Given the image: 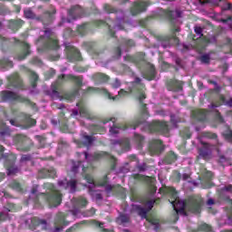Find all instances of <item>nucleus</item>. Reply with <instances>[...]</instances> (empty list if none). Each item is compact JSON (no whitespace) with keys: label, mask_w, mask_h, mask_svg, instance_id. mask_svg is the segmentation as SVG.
I'll use <instances>...</instances> for the list:
<instances>
[{"label":"nucleus","mask_w":232,"mask_h":232,"mask_svg":"<svg viewBox=\"0 0 232 232\" xmlns=\"http://www.w3.org/2000/svg\"><path fill=\"white\" fill-rule=\"evenodd\" d=\"M79 169H82V170L83 171V177L89 184V192L91 193L92 197H93V198H96V200H102V195L101 193H96L97 190H95V188H97V186L105 188V191L107 193H110L111 189H113V186L108 184V177L103 178L102 180L99 181L96 184L93 180V178L90 174H88V167L82 165L81 161H78L77 163L73 162L72 168V173H77L79 171Z\"/></svg>","instance_id":"obj_1"},{"label":"nucleus","mask_w":232,"mask_h":232,"mask_svg":"<svg viewBox=\"0 0 232 232\" xmlns=\"http://www.w3.org/2000/svg\"><path fill=\"white\" fill-rule=\"evenodd\" d=\"M131 86H133L132 89H130L129 91L121 90L118 92V95L112 97L111 93H110L106 89H96V88H89V92H100V93H103L105 97H108V99H111L112 101H119V99H122L123 97H126L130 95L132 92H137V97L139 99V102L142 104V100L146 99V94H144V85L140 83V79L136 78L135 82L131 83Z\"/></svg>","instance_id":"obj_2"},{"label":"nucleus","mask_w":232,"mask_h":232,"mask_svg":"<svg viewBox=\"0 0 232 232\" xmlns=\"http://www.w3.org/2000/svg\"><path fill=\"white\" fill-rule=\"evenodd\" d=\"M168 193L170 195V199H169V202L172 205L174 210H175V218H177L179 213L180 215H186V208H188V204L184 202V200H181L179 198V196L177 195V190H175V188H169Z\"/></svg>","instance_id":"obj_3"},{"label":"nucleus","mask_w":232,"mask_h":232,"mask_svg":"<svg viewBox=\"0 0 232 232\" xmlns=\"http://www.w3.org/2000/svg\"><path fill=\"white\" fill-rule=\"evenodd\" d=\"M36 44L38 46L43 44L44 48L47 50H57L59 48V43L50 29L45 30L44 36H41L36 42Z\"/></svg>","instance_id":"obj_4"},{"label":"nucleus","mask_w":232,"mask_h":232,"mask_svg":"<svg viewBox=\"0 0 232 232\" xmlns=\"http://www.w3.org/2000/svg\"><path fill=\"white\" fill-rule=\"evenodd\" d=\"M115 118H107L103 120V124H108V122H111L112 126H111L110 129V135H112V137H115L117 133L121 131V130H126L128 128H132V130H135L139 124H142L143 121H132L131 123H129L128 125L121 126L118 124H115Z\"/></svg>","instance_id":"obj_5"},{"label":"nucleus","mask_w":232,"mask_h":232,"mask_svg":"<svg viewBox=\"0 0 232 232\" xmlns=\"http://www.w3.org/2000/svg\"><path fill=\"white\" fill-rule=\"evenodd\" d=\"M45 188L51 192L49 196H46V200L49 206L51 208H57V206H60L63 200L61 192L55 189V186L52 183L45 184Z\"/></svg>","instance_id":"obj_6"},{"label":"nucleus","mask_w":232,"mask_h":232,"mask_svg":"<svg viewBox=\"0 0 232 232\" xmlns=\"http://www.w3.org/2000/svg\"><path fill=\"white\" fill-rule=\"evenodd\" d=\"M141 204L143 207L139 205H133L132 209L137 211L138 215L141 217V218H147L148 211H151L153 208V204H155V199H150V198H145L141 200Z\"/></svg>","instance_id":"obj_7"},{"label":"nucleus","mask_w":232,"mask_h":232,"mask_svg":"<svg viewBox=\"0 0 232 232\" xmlns=\"http://www.w3.org/2000/svg\"><path fill=\"white\" fill-rule=\"evenodd\" d=\"M106 24L109 26V34L111 37L115 36V33L119 30H124V19L117 15L116 22H113L111 19L106 20Z\"/></svg>","instance_id":"obj_8"},{"label":"nucleus","mask_w":232,"mask_h":232,"mask_svg":"<svg viewBox=\"0 0 232 232\" xmlns=\"http://www.w3.org/2000/svg\"><path fill=\"white\" fill-rule=\"evenodd\" d=\"M213 150H218L217 146L201 141V147L198 150V159H204V160H208V159L211 158V153Z\"/></svg>","instance_id":"obj_9"},{"label":"nucleus","mask_w":232,"mask_h":232,"mask_svg":"<svg viewBox=\"0 0 232 232\" xmlns=\"http://www.w3.org/2000/svg\"><path fill=\"white\" fill-rule=\"evenodd\" d=\"M150 130L159 131V133L165 135V137H168V133H169V126L164 121H154L150 126Z\"/></svg>","instance_id":"obj_10"},{"label":"nucleus","mask_w":232,"mask_h":232,"mask_svg":"<svg viewBox=\"0 0 232 232\" xmlns=\"http://www.w3.org/2000/svg\"><path fill=\"white\" fill-rule=\"evenodd\" d=\"M1 97L3 101H17L18 102H24L26 98L10 91L2 92Z\"/></svg>","instance_id":"obj_11"},{"label":"nucleus","mask_w":232,"mask_h":232,"mask_svg":"<svg viewBox=\"0 0 232 232\" xmlns=\"http://www.w3.org/2000/svg\"><path fill=\"white\" fill-rule=\"evenodd\" d=\"M150 5V1H137L131 7L130 13L132 15H137L140 14V12H146V8H148Z\"/></svg>","instance_id":"obj_12"},{"label":"nucleus","mask_w":232,"mask_h":232,"mask_svg":"<svg viewBox=\"0 0 232 232\" xmlns=\"http://www.w3.org/2000/svg\"><path fill=\"white\" fill-rule=\"evenodd\" d=\"M84 11L79 5H74L68 12V19L67 23H72V21H75V19H79V17H82Z\"/></svg>","instance_id":"obj_13"},{"label":"nucleus","mask_w":232,"mask_h":232,"mask_svg":"<svg viewBox=\"0 0 232 232\" xmlns=\"http://www.w3.org/2000/svg\"><path fill=\"white\" fill-rule=\"evenodd\" d=\"M58 186L62 189H69L70 193H75V189L77 188V181L71 180L68 181V179H61L58 181Z\"/></svg>","instance_id":"obj_14"},{"label":"nucleus","mask_w":232,"mask_h":232,"mask_svg":"<svg viewBox=\"0 0 232 232\" xmlns=\"http://www.w3.org/2000/svg\"><path fill=\"white\" fill-rule=\"evenodd\" d=\"M150 151L151 155H160L164 151V145L160 140H153L150 144Z\"/></svg>","instance_id":"obj_15"},{"label":"nucleus","mask_w":232,"mask_h":232,"mask_svg":"<svg viewBox=\"0 0 232 232\" xmlns=\"http://www.w3.org/2000/svg\"><path fill=\"white\" fill-rule=\"evenodd\" d=\"M83 157L87 163L92 162V160H99V159H102V157H105L107 159H112L114 160L113 156L108 154V152H97L94 153V155H88V153L83 152Z\"/></svg>","instance_id":"obj_16"},{"label":"nucleus","mask_w":232,"mask_h":232,"mask_svg":"<svg viewBox=\"0 0 232 232\" xmlns=\"http://www.w3.org/2000/svg\"><path fill=\"white\" fill-rule=\"evenodd\" d=\"M189 211L192 213H200V208H202V198H192L189 202Z\"/></svg>","instance_id":"obj_17"},{"label":"nucleus","mask_w":232,"mask_h":232,"mask_svg":"<svg viewBox=\"0 0 232 232\" xmlns=\"http://www.w3.org/2000/svg\"><path fill=\"white\" fill-rule=\"evenodd\" d=\"M112 144L114 150L121 149V153H124L125 151H130V146L129 139H124L121 140V141H113Z\"/></svg>","instance_id":"obj_18"},{"label":"nucleus","mask_w":232,"mask_h":232,"mask_svg":"<svg viewBox=\"0 0 232 232\" xmlns=\"http://www.w3.org/2000/svg\"><path fill=\"white\" fill-rule=\"evenodd\" d=\"M82 143L80 141H75L77 146L81 148V145L86 146V148H90L92 144H93V141L95 140V138L93 136H90L87 133H83L81 137Z\"/></svg>","instance_id":"obj_19"},{"label":"nucleus","mask_w":232,"mask_h":232,"mask_svg":"<svg viewBox=\"0 0 232 232\" xmlns=\"http://www.w3.org/2000/svg\"><path fill=\"white\" fill-rule=\"evenodd\" d=\"M8 79L10 86H13V88H23V82L21 81V78H19V74L14 73Z\"/></svg>","instance_id":"obj_20"},{"label":"nucleus","mask_w":232,"mask_h":232,"mask_svg":"<svg viewBox=\"0 0 232 232\" xmlns=\"http://www.w3.org/2000/svg\"><path fill=\"white\" fill-rule=\"evenodd\" d=\"M27 224L29 225L30 229H35L37 226H44L43 227L44 228L46 227V221L45 220H41L37 218H33L31 219L27 220Z\"/></svg>","instance_id":"obj_21"},{"label":"nucleus","mask_w":232,"mask_h":232,"mask_svg":"<svg viewBox=\"0 0 232 232\" xmlns=\"http://www.w3.org/2000/svg\"><path fill=\"white\" fill-rule=\"evenodd\" d=\"M72 203L74 209H76V208H84L88 204V200H86L84 197H80L72 199Z\"/></svg>","instance_id":"obj_22"},{"label":"nucleus","mask_w":232,"mask_h":232,"mask_svg":"<svg viewBox=\"0 0 232 232\" xmlns=\"http://www.w3.org/2000/svg\"><path fill=\"white\" fill-rule=\"evenodd\" d=\"M163 48H168V46H171V44H179V38L177 36H168L165 38V42H162Z\"/></svg>","instance_id":"obj_23"},{"label":"nucleus","mask_w":232,"mask_h":232,"mask_svg":"<svg viewBox=\"0 0 232 232\" xmlns=\"http://www.w3.org/2000/svg\"><path fill=\"white\" fill-rule=\"evenodd\" d=\"M135 179L138 180H142V182H146L147 184H150L152 189H155V187H153L155 184V178L138 175L135 177Z\"/></svg>","instance_id":"obj_24"},{"label":"nucleus","mask_w":232,"mask_h":232,"mask_svg":"<svg viewBox=\"0 0 232 232\" xmlns=\"http://www.w3.org/2000/svg\"><path fill=\"white\" fill-rule=\"evenodd\" d=\"M5 166L7 169V175H15V173H19V169L14 167V161H6Z\"/></svg>","instance_id":"obj_25"},{"label":"nucleus","mask_w":232,"mask_h":232,"mask_svg":"<svg viewBox=\"0 0 232 232\" xmlns=\"http://www.w3.org/2000/svg\"><path fill=\"white\" fill-rule=\"evenodd\" d=\"M55 224H56V226H59V227H55V232H59V231L63 230V226L67 225L66 221L64 220V215L59 214Z\"/></svg>","instance_id":"obj_26"},{"label":"nucleus","mask_w":232,"mask_h":232,"mask_svg":"<svg viewBox=\"0 0 232 232\" xmlns=\"http://www.w3.org/2000/svg\"><path fill=\"white\" fill-rule=\"evenodd\" d=\"M207 115H208V111H206L205 110H197V111H194L192 113V116L194 117V119H197L198 121H204Z\"/></svg>","instance_id":"obj_27"},{"label":"nucleus","mask_w":232,"mask_h":232,"mask_svg":"<svg viewBox=\"0 0 232 232\" xmlns=\"http://www.w3.org/2000/svg\"><path fill=\"white\" fill-rule=\"evenodd\" d=\"M77 108L79 110V113L81 117H85L86 119H90V114L88 113V110L84 106V103L82 102L77 103Z\"/></svg>","instance_id":"obj_28"},{"label":"nucleus","mask_w":232,"mask_h":232,"mask_svg":"<svg viewBox=\"0 0 232 232\" xmlns=\"http://www.w3.org/2000/svg\"><path fill=\"white\" fill-rule=\"evenodd\" d=\"M93 78L98 84H101L102 82H107V81L109 79L108 75L101 73V72L94 74Z\"/></svg>","instance_id":"obj_29"},{"label":"nucleus","mask_w":232,"mask_h":232,"mask_svg":"<svg viewBox=\"0 0 232 232\" xmlns=\"http://www.w3.org/2000/svg\"><path fill=\"white\" fill-rule=\"evenodd\" d=\"M0 66L4 70H8V68H12L14 66V63H12V61H10L9 59L5 58L0 61Z\"/></svg>","instance_id":"obj_30"},{"label":"nucleus","mask_w":232,"mask_h":232,"mask_svg":"<svg viewBox=\"0 0 232 232\" xmlns=\"http://www.w3.org/2000/svg\"><path fill=\"white\" fill-rule=\"evenodd\" d=\"M168 17L170 19H178V17H182V12L180 10L176 9L175 11H169L166 13Z\"/></svg>","instance_id":"obj_31"},{"label":"nucleus","mask_w":232,"mask_h":232,"mask_svg":"<svg viewBox=\"0 0 232 232\" xmlns=\"http://www.w3.org/2000/svg\"><path fill=\"white\" fill-rule=\"evenodd\" d=\"M117 224H122L123 226H126L128 222H130V216L121 214L120 217L116 219Z\"/></svg>","instance_id":"obj_32"},{"label":"nucleus","mask_w":232,"mask_h":232,"mask_svg":"<svg viewBox=\"0 0 232 232\" xmlns=\"http://www.w3.org/2000/svg\"><path fill=\"white\" fill-rule=\"evenodd\" d=\"M23 25V20H15L10 22V28L13 30H17V28H20Z\"/></svg>","instance_id":"obj_33"},{"label":"nucleus","mask_w":232,"mask_h":232,"mask_svg":"<svg viewBox=\"0 0 232 232\" xmlns=\"http://www.w3.org/2000/svg\"><path fill=\"white\" fill-rule=\"evenodd\" d=\"M172 92H180L182 90V83L180 82H174L173 87L169 88Z\"/></svg>","instance_id":"obj_34"},{"label":"nucleus","mask_w":232,"mask_h":232,"mask_svg":"<svg viewBox=\"0 0 232 232\" xmlns=\"http://www.w3.org/2000/svg\"><path fill=\"white\" fill-rule=\"evenodd\" d=\"M31 75V84H32V88H35L37 86V84L35 83V82L37 81V79H39V76L37 74H35V72H30Z\"/></svg>","instance_id":"obj_35"},{"label":"nucleus","mask_w":232,"mask_h":232,"mask_svg":"<svg viewBox=\"0 0 232 232\" xmlns=\"http://www.w3.org/2000/svg\"><path fill=\"white\" fill-rule=\"evenodd\" d=\"M144 79H147V81H153L155 79V67L153 65L150 66V75H144Z\"/></svg>","instance_id":"obj_36"},{"label":"nucleus","mask_w":232,"mask_h":232,"mask_svg":"<svg viewBox=\"0 0 232 232\" xmlns=\"http://www.w3.org/2000/svg\"><path fill=\"white\" fill-rule=\"evenodd\" d=\"M24 14L26 19H35V14L31 9H25Z\"/></svg>","instance_id":"obj_37"},{"label":"nucleus","mask_w":232,"mask_h":232,"mask_svg":"<svg viewBox=\"0 0 232 232\" xmlns=\"http://www.w3.org/2000/svg\"><path fill=\"white\" fill-rule=\"evenodd\" d=\"M64 74H63L62 76H60L57 80V82L53 84V86H54V88L53 89V92L55 93V94H58L59 92H56L57 90V85L58 84H61V81H63V79H64Z\"/></svg>","instance_id":"obj_38"},{"label":"nucleus","mask_w":232,"mask_h":232,"mask_svg":"<svg viewBox=\"0 0 232 232\" xmlns=\"http://www.w3.org/2000/svg\"><path fill=\"white\" fill-rule=\"evenodd\" d=\"M223 193H226L227 198L229 199V195L232 194V186L229 185V186H227V187H225V188H223Z\"/></svg>","instance_id":"obj_39"},{"label":"nucleus","mask_w":232,"mask_h":232,"mask_svg":"<svg viewBox=\"0 0 232 232\" xmlns=\"http://www.w3.org/2000/svg\"><path fill=\"white\" fill-rule=\"evenodd\" d=\"M199 231H206V232H209L211 231V227L208 224H201L199 226Z\"/></svg>","instance_id":"obj_40"},{"label":"nucleus","mask_w":232,"mask_h":232,"mask_svg":"<svg viewBox=\"0 0 232 232\" xmlns=\"http://www.w3.org/2000/svg\"><path fill=\"white\" fill-rule=\"evenodd\" d=\"M220 101L221 104H225V106H228L229 108L232 107V98L228 102H227L226 98H224V96H221Z\"/></svg>","instance_id":"obj_41"},{"label":"nucleus","mask_w":232,"mask_h":232,"mask_svg":"<svg viewBox=\"0 0 232 232\" xmlns=\"http://www.w3.org/2000/svg\"><path fill=\"white\" fill-rule=\"evenodd\" d=\"M77 32L80 35H84L86 34V24L78 26Z\"/></svg>","instance_id":"obj_42"},{"label":"nucleus","mask_w":232,"mask_h":232,"mask_svg":"<svg viewBox=\"0 0 232 232\" xmlns=\"http://www.w3.org/2000/svg\"><path fill=\"white\" fill-rule=\"evenodd\" d=\"M94 224H95V226H99V227L102 228V232H113V230H108V229H106V228H105L106 226H104V223H99V222L95 221Z\"/></svg>","instance_id":"obj_43"},{"label":"nucleus","mask_w":232,"mask_h":232,"mask_svg":"<svg viewBox=\"0 0 232 232\" xmlns=\"http://www.w3.org/2000/svg\"><path fill=\"white\" fill-rule=\"evenodd\" d=\"M104 10L107 12V14H113V12H115V8L110 5H105Z\"/></svg>","instance_id":"obj_44"},{"label":"nucleus","mask_w":232,"mask_h":232,"mask_svg":"<svg viewBox=\"0 0 232 232\" xmlns=\"http://www.w3.org/2000/svg\"><path fill=\"white\" fill-rule=\"evenodd\" d=\"M149 222L154 226V229H157L159 227V219L152 218L149 220Z\"/></svg>","instance_id":"obj_45"},{"label":"nucleus","mask_w":232,"mask_h":232,"mask_svg":"<svg viewBox=\"0 0 232 232\" xmlns=\"http://www.w3.org/2000/svg\"><path fill=\"white\" fill-rule=\"evenodd\" d=\"M201 63H204L205 64H208L209 63V54H204L200 58Z\"/></svg>","instance_id":"obj_46"},{"label":"nucleus","mask_w":232,"mask_h":232,"mask_svg":"<svg viewBox=\"0 0 232 232\" xmlns=\"http://www.w3.org/2000/svg\"><path fill=\"white\" fill-rule=\"evenodd\" d=\"M112 88L117 90V88H121V81L119 79H115L114 82L111 83Z\"/></svg>","instance_id":"obj_47"},{"label":"nucleus","mask_w":232,"mask_h":232,"mask_svg":"<svg viewBox=\"0 0 232 232\" xmlns=\"http://www.w3.org/2000/svg\"><path fill=\"white\" fill-rule=\"evenodd\" d=\"M8 214L6 212H0V222H3L4 220H7Z\"/></svg>","instance_id":"obj_48"},{"label":"nucleus","mask_w":232,"mask_h":232,"mask_svg":"<svg viewBox=\"0 0 232 232\" xmlns=\"http://www.w3.org/2000/svg\"><path fill=\"white\" fill-rule=\"evenodd\" d=\"M170 122L172 123L173 128H177V122H179V121H177L175 115L170 116Z\"/></svg>","instance_id":"obj_49"},{"label":"nucleus","mask_w":232,"mask_h":232,"mask_svg":"<svg viewBox=\"0 0 232 232\" xmlns=\"http://www.w3.org/2000/svg\"><path fill=\"white\" fill-rule=\"evenodd\" d=\"M134 139L137 142H139V144L144 140V137H142L140 134H135Z\"/></svg>","instance_id":"obj_50"},{"label":"nucleus","mask_w":232,"mask_h":232,"mask_svg":"<svg viewBox=\"0 0 232 232\" xmlns=\"http://www.w3.org/2000/svg\"><path fill=\"white\" fill-rule=\"evenodd\" d=\"M141 111L144 119H148V111L146 110V105H141Z\"/></svg>","instance_id":"obj_51"},{"label":"nucleus","mask_w":232,"mask_h":232,"mask_svg":"<svg viewBox=\"0 0 232 232\" xmlns=\"http://www.w3.org/2000/svg\"><path fill=\"white\" fill-rule=\"evenodd\" d=\"M74 82L76 83L77 86H82V77H74Z\"/></svg>","instance_id":"obj_52"},{"label":"nucleus","mask_w":232,"mask_h":232,"mask_svg":"<svg viewBox=\"0 0 232 232\" xmlns=\"http://www.w3.org/2000/svg\"><path fill=\"white\" fill-rule=\"evenodd\" d=\"M29 48H30V45H28V44H25V50H26L25 54L20 57V61H23V59H24L26 55L30 53Z\"/></svg>","instance_id":"obj_53"},{"label":"nucleus","mask_w":232,"mask_h":232,"mask_svg":"<svg viewBox=\"0 0 232 232\" xmlns=\"http://www.w3.org/2000/svg\"><path fill=\"white\" fill-rule=\"evenodd\" d=\"M177 160V155L173 152H170V160H169V164H171V162H175Z\"/></svg>","instance_id":"obj_54"},{"label":"nucleus","mask_w":232,"mask_h":232,"mask_svg":"<svg viewBox=\"0 0 232 232\" xmlns=\"http://www.w3.org/2000/svg\"><path fill=\"white\" fill-rule=\"evenodd\" d=\"M195 34H197V35H198V37H202V29L198 26L195 27Z\"/></svg>","instance_id":"obj_55"},{"label":"nucleus","mask_w":232,"mask_h":232,"mask_svg":"<svg viewBox=\"0 0 232 232\" xmlns=\"http://www.w3.org/2000/svg\"><path fill=\"white\" fill-rule=\"evenodd\" d=\"M44 177H51V178L55 177V170L54 169L48 170L47 174H45Z\"/></svg>","instance_id":"obj_56"},{"label":"nucleus","mask_w":232,"mask_h":232,"mask_svg":"<svg viewBox=\"0 0 232 232\" xmlns=\"http://www.w3.org/2000/svg\"><path fill=\"white\" fill-rule=\"evenodd\" d=\"M123 43H124V45L125 46H133V44H135L134 43H133V40H123Z\"/></svg>","instance_id":"obj_57"},{"label":"nucleus","mask_w":232,"mask_h":232,"mask_svg":"<svg viewBox=\"0 0 232 232\" xmlns=\"http://www.w3.org/2000/svg\"><path fill=\"white\" fill-rule=\"evenodd\" d=\"M224 135H225V139L227 140H228L229 142H231V140H232V131L230 130L229 133H225Z\"/></svg>","instance_id":"obj_58"},{"label":"nucleus","mask_w":232,"mask_h":232,"mask_svg":"<svg viewBox=\"0 0 232 232\" xmlns=\"http://www.w3.org/2000/svg\"><path fill=\"white\" fill-rule=\"evenodd\" d=\"M14 189H16V191H21V185L17 182L13 183Z\"/></svg>","instance_id":"obj_59"},{"label":"nucleus","mask_w":232,"mask_h":232,"mask_svg":"<svg viewBox=\"0 0 232 232\" xmlns=\"http://www.w3.org/2000/svg\"><path fill=\"white\" fill-rule=\"evenodd\" d=\"M216 117L218 122H224V119H222V116H220V112L217 111L216 112Z\"/></svg>","instance_id":"obj_60"},{"label":"nucleus","mask_w":232,"mask_h":232,"mask_svg":"<svg viewBox=\"0 0 232 232\" xmlns=\"http://www.w3.org/2000/svg\"><path fill=\"white\" fill-rule=\"evenodd\" d=\"M93 215H95V208H91V210L88 211L86 217H93Z\"/></svg>","instance_id":"obj_61"},{"label":"nucleus","mask_w":232,"mask_h":232,"mask_svg":"<svg viewBox=\"0 0 232 232\" xmlns=\"http://www.w3.org/2000/svg\"><path fill=\"white\" fill-rule=\"evenodd\" d=\"M26 160H30V156L28 155L22 156L21 162H26Z\"/></svg>","instance_id":"obj_62"},{"label":"nucleus","mask_w":232,"mask_h":232,"mask_svg":"<svg viewBox=\"0 0 232 232\" xmlns=\"http://www.w3.org/2000/svg\"><path fill=\"white\" fill-rule=\"evenodd\" d=\"M53 14H55V8L52 7L51 12H47V15H49V18L52 19Z\"/></svg>","instance_id":"obj_63"},{"label":"nucleus","mask_w":232,"mask_h":232,"mask_svg":"<svg viewBox=\"0 0 232 232\" xmlns=\"http://www.w3.org/2000/svg\"><path fill=\"white\" fill-rule=\"evenodd\" d=\"M36 121L34 119H29V126H35Z\"/></svg>","instance_id":"obj_64"}]
</instances>
